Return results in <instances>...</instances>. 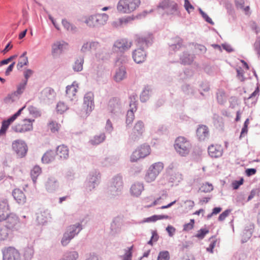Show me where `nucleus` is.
Instances as JSON below:
<instances>
[{
    "instance_id": "obj_1",
    "label": "nucleus",
    "mask_w": 260,
    "mask_h": 260,
    "mask_svg": "<svg viewBox=\"0 0 260 260\" xmlns=\"http://www.w3.org/2000/svg\"><path fill=\"white\" fill-rule=\"evenodd\" d=\"M82 229V224L79 222L68 226L61 240L62 245L66 246L71 240L80 232Z\"/></svg>"
},
{
    "instance_id": "obj_2",
    "label": "nucleus",
    "mask_w": 260,
    "mask_h": 260,
    "mask_svg": "<svg viewBox=\"0 0 260 260\" xmlns=\"http://www.w3.org/2000/svg\"><path fill=\"white\" fill-rule=\"evenodd\" d=\"M140 0H119L117 4V10L121 14H129L138 8Z\"/></svg>"
},
{
    "instance_id": "obj_3",
    "label": "nucleus",
    "mask_w": 260,
    "mask_h": 260,
    "mask_svg": "<svg viewBox=\"0 0 260 260\" xmlns=\"http://www.w3.org/2000/svg\"><path fill=\"white\" fill-rule=\"evenodd\" d=\"M123 188L122 177L119 174L114 176L111 179L108 187V193L113 197L121 194Z\"/></svg>"
},
{
    "instance_id": "obj_4",
    "label": "nucleus",
    "mask_w": 260,
    "mask_h": 260,
    "mask_svg": "<svg viewBox=\"0 0 260 260\" xmlns=\"http://www.w3.org/2000/svg\"><path fill=\"white\" fill-rule=\"evenodd\" d=\"M100 173L98 171L91 172L87 177L84 182L85 191L89 193L92 191L100 183Z\"/></svg>"
},
{
    "instance_id": "obj_5",
    "label": "nucleus",
    "mask_w": 260,
    "mask_h": 260,
    "mask_svg": "<svg viewBox=\"0 0 260 260\" xmlns=\"http://www.w3.org/2000/svg\"><path fill=\"white\" fill-rule=\"evenodd\" d=\"M109 16L106 13L91 15L86 19L84 22L90 27H99L105 25Z\"/></svg>"
},
{
    "instance_id": "obj_6",
    "label": "nucleus",
    "mask_w": 260,
    "mask_h": 260,
    "mask_svg": "<svg viewBox=\"0 0 260 260\" xmlns=\"http://www.w3.org/2000/svg\"><path fill=\"white\" fill-rule=\"evenodd\" d=\"M174 147L178 153L181 156H184L189 153L191 144L185 138L179 137L175 141Z\"/></svg>"
},
{
    "instance_id": "obj_7",
    "label": "nucleus",
    "mask_w": 260,
    "mask_h": 260,
    "mask_svg": "<svg viewBox=\"0 0 260 260\" xmlns=\"http://www.w3.org/2000/svg\"><path fill=\"white\" fill-rule=\"evenodd\" d=\"M6 220V225L9 231H20L24 226V223L19 221L18 217L14 213H11L8 215Z\"/></svg>"
},
{
    "instance_id": "obj_8",
    "label": "nucleus",
    "mask_w": 260,
    "mask_h": 260,
    "mask_svg": "<svg viewBox=\"0 0 260 260\" xmlns=\"http://www.w3.org/2000/svg\"><path fill=\"white\" fill-rule=\"evenodd\" d=\"M158 7L164 10L168 15H180L178 5L173 1L164 0L159 3Z\"/></svg>"
},
{
    "instance_id": "obj_9",
    "label": "nucleus",
    "mask_w": 260,
    "mask_h": 260,
    "mask_svg": "<svg viewBox=\"0 0 260 260\" xmlns=\"http://www.w3.org/2000/svg\"><path fill=\"white\" fill-rule=\"evenodd\" d=\"M34 119H24L21 123H16L12 126L11 129L17 133H24L33 129L32 123Z\"/></svg>"
},
{
    "instance_id": "obj_10",
    "label": "nucleus",
    "mask_w": 260,
    "mask_h": 260,
    "mask_svg": "<svg viewBox=\"0 0 260 260\" xmlns=\"http://www.w3.org/2000/svg\"><path fill=\"white\" fill-rule=\"evenodd\" d=\"M12 148L17 156L20 157L25 156L27 151V144L24 141L21 139H17L13 141Z\"/></svg>"
},
{
    "instance_id": "obj_11",
    "label": "nucleus",
    "mask_w": 260,
    "mask_h": 260,
    "mask_svg": "<svg viewBox=\"0 0 260 260\" xmlns=\"http://www.w3.org/2000/svg\"><path fill=\"white\" fill-rule=\"evenodd\" d=\"M132 42L126 39H121L116 40L112 47L114 52L123 53L128 50L132 46Z\"/></svg>"
},
{
    "instance_id": "obj_12",
    "label": "nucleus",
    "mask_w": 260,
    "mask_h": 260,
    "mask_svg": "<svg viewBox=\"0 0 260 260\" xmlns=\"http://www.w3.org/2000/svg\"><path fill=\"white\" fill-rule=\"evenodd\" d=\"M44 186L46 191L48 193H54L59 188V182L58 179L54 176H49L44 183Z\"/></svg>"
},
{
    "instance_id": "obj_13",
    "label": "nucleus",
    "mask_w": 260,
    "mask_h": 260,
    "mask_svg": "<svg viewBox=\"0 0 260 260\" xmlns=\"http://www.w3.org/2000/svg\"><path fill=\"white\" fill-rule=\"evenodd\" d=\"M3 260H21L19 251L13 247H8L3 250Z\"/></svg>"
},
{
    "instance_id": "obj_14",
    "label": "nucleus",
    "mask_w": 260,
    "mask_h": 260,
    "mask_svg": "<svg viewBox=\"0 0 260 260\" xmlns=\"http://www.w3.org/2000/svg\"><path fill=\"white\" fill-rule=\"evenodd\" d=\"M93 99H84V102L82 105V109L78 114L82 118L87 117L90 113L94 109Z\"/></svg>"
},
{
    "instance_id": "obj_15",
    "label": "nucleus",
    "mask_w": 260,
    "mask_h": 260,
    "mask_svg": "<svg viewBox=\"0 0 260 260\" xmlns=\"http://www.w3.org/2000/svg\"><path fill=\"white\" fill-rule=\"evenodd\" d=\"M136 42L138 48L145 50L152 43V35L149 34L147 36H136Z\"/></svg>"
},
{
    "instance_id": "obj_16",
    "label": "nucleus",
    "mask_w": 260,
    "mask_h": 260,
    "mask_svg": "<svg viewBox=\"0 0 260 260\" xmlns=\"http://www.w3.org/2000/svg\"><path fill=\"white\" fill-rule=\"evenodd\" d=\"M10 212L8 200L2 199L0 200V221H5Z\"/></svg>"
},
{
    "instance_id": "obj_17",
    "label": "nucleus",
    "mask_w": 260,
    "mask_h": 260,
    "mask_svg": "<svg viewBox=\"0 0 260 260\" xmlns=\"http://www.w3.org/2000/svg\"><path fill=\"white\" fill-rule=\"evenodd\" d=\"M129 103L130 109L128 110L126 115V123L127 125L131 124L134 119V112L137 110V101L136 99H131Z\"/></svg>"
},
{
    "instance_id": "obj_18",
    "label": "nucleus",
    "mask_w": 260,
    "mask_h": 260,
    "mask_svg": "<svg viewBox=\"0 0 260 260\" xmlns=\"http://www.w3.org/2000/svg\"><path fill=\"white\" fill-rule=\"evenodd\" d=\"M197 136L200 141H205L209 137L208 127L205 125H199L196 131Z\"/></svg>"
},
{
    "instance_id": "obj_19",
    "label": "nucleus",
    "mask_w": 260,
    "mask_h": 260,
    "mask_svg": "<svg viewBox=\"0 0 260 260\" xmlns=\"http://www.w3.org/2000/svg\"><path fill=\"white\" fill-rule=\"evenodd\" d=\"M146 57V53L145 50L141 48H137L133 52V58L137 63L143 62Z\"/></svg>"
},
{
    "instance_id": "obj_20",
    "label": "nucleus",
    "mask_w": 260,
    "mask_h": 260,
    "mask_svg": "<svg viewBox=\"0 0 260 260\" xmlns=\"http://www.w3.org/2000/svg\"><path fill=\"white\" fill-rule=\"evenodd\" d=\"M51 218V214L49 210H45L41 211L37 214V220L40 224H44Z\"/></svg>"
},
{
    "instance_id": "obj_21",
    "label": "nucleus",
    "mask_w": 260,
    "mask_h": 260,
    "mask_svg": "<svg viewBox=\"0 0 260 260\" xmlns=\"http://www.w3.org/2000/svg\"><path fill=\"white\" fill-rule=\"evenodd\" d=\"M144 185L141 182H135L131 186L130 188V192L131 194L134 197H138L144 190Z\"/></svg>"
},
{
    "instance_id": "obj_22",
    "label": "nucleus",
    "mask_w": 260,
    "mask_h": 260,
    "mask_svg": "<svg viewBox=\"0 0 260 260\" xmlns=\"http://www.w3.org/2000/svg\"><path fill=\"white\" fill-rule=\"evenodd\" d=\"M25 106H23L20 108L16 113L10 116L9 118L3 120L1 126L7 130L10 125L21 114L22 111L25 108Z\"/></svg>"
},
{
    "instance_id": "obj_23",
    "label": "nucleus",
    "mask_w": 260,
    "mask_h": 260,
    "mask_svg": "<svg viewBox=\"0 0 260 260\" xmlns=\"http://www.w3.org/2000/svg\"><path fill=\"white\" fill-rule=\"evenodd\" d=\"M208 153L212 157H219L222 154V150L219 146L210 145L208 147Z\"/></svg>"
},
{
    "instance_id": "obj_24",
    "label": "nucleus",
    "mask_w": 260,
    "mask_h": 260,
    "mask_svg": "<svg viewBox=\"0 0 260 260\" xmlns=\"http://www.w3.org/2000/svg\"><path fill=\"white\" fill-rule=\"evenodd\" d=\"M99 46V43L96 41L86 42L84 43L81 48V52L85 53L92 50H95Z\"/></svg>"
},
{
    "instance_id": "obj_25",
    "label": "nucleus",
    "mask_w": 260,
    "mask_h": 260,
    "mask_svg": "<svg viewBox=\"0 0 260 260\" xmlns=\"http://www.w3.org/2000/svg\"><path fill=\"white\" fill-rule=\"evenodd\" d=\"M12 196L18 204H22L25 202L26 198L21 190L18 188L14 189L12 192Z\"/></svg>"
},
{
    "instance_id": "obj_26",
    "label": "nucleus",
    "mask_w": 260,
    "mask_h": 260,
    "mask_svg": "<svg viewBox=\"0 0 260 260\" xmlns=\"http://www.w3.org/2000/svg\"><path fill=\"white\" fill-rule=\"evenodd\" d=\"M183 40L180 37H176L172 39V42L169 43L170 50L175 52L179 50L182 46Z\"/></svg>"
},
{
    "instance_id": "obj_27",
    "label": "nucleus",
    "mask_w": 260,
    "mask_h": 260,
    "mask_svg": "<svg viewBox=\"0 0 260 260\" xmlns=\"http://www.w3.org/2000/svg\"><path fill=\"white\" fill-rule=\"evenodd\" d=\"M119 160L118 155H111L105 158L102 161V165L104 167H110L118 163Z\"/></svg>"
},
{
    "instance_id": "obj_28",
    "label": "nucleus",
    "mask_w": 260,
    "mask_h": 260,
    "mask_svg": "<svg viewBox=\"0 0 260 260\" xmlns=\"http://www.w3.org/2000/svg\"><path fill=\"white\" fill-rule=\"evenodd\" d=\"M56 154L61 159H67L69 157V149L64 145H60L56 149Z\"/></svg>"
},
{
    "instance_id": "obj_29",
    "label": "nucleus",
    "mask_w": 260,
    "mask_h": 260,
    "mask_svg": "<svg viewBox=\"0 0 260 260\" xmlns=\"http://www.w3.org/2000/svg\"><path fill=\"white\" fill-rule=\"evenodd\" d=\"M181 63L184 65L190 64L193 61V56L187 52H184L180 57Z\"/></svg>"
},
{
    "instance_id": "obj_30",
    "label": "nucleus",
    "mask_w": 260,
    "mask_h": 260,
    "mask_svg": "<svg viewBox=\"0 0 260 260\" xmlns=\"http://www.w3.org/2000/svg\"><path fill=\"white\" fill-rule=\"evenodd\" d=\"M63 44L60 42H56L52 46V54L54 57L59 55L63 49Z\"/></svg>"
},
{
    "instance_id": "obj_31",
    "label": "nucleus",
    "mask_w": 260,
    "mask_h": 260,
    "mask_svg": "<svg viewBox=\"0 0 260 260\" xmlns=\"http://www.w3.org/2000/svg\"><path fill=\"white\" fill-rule=\"evenodd\" d=\"M126 70L124 67L121 66L116 71L114 76L115 80L116 82H120L126 77Z\"/></svg>"
},
{
    "instance_id": "obj_32",
    "label": "nucleus",
    "mask_w": 260,
    "mask_h": 260,
    "mask_svg": "<svg viewBox=\"0 0 260 260\" xmlns=\"http://www.w3.org/2000/svg\"><path fill=\"white\" fill-rule=\"evenodd\" d=\"M142 136V134L138 132L137 133V132L132 130L127 140L128 144L131 145H133L135 143L137 142L139 140Z\"/></svg>"
},
{
    "instance_id": "obj_33",
    "label": "nucleus",
    "mask_w": 260,
    "mask_h": 260,
    "mask_svg": "<svg viewBox=\"0 0 260 260\" xmlns=\"http://www.w3.org/2000/svg\"><path fill=\"white\" fill-rule=\"evenodd\" d=\"M106 139L105 134L103 133L94 136L89 141V143L93 145H99L105 141Z\"/></svg>"
},
{
    "instance_id": "obj_34",
    "label": "nucleus",
    "mask_w": 260,
    "mask_h": 260,
    "mask_svg": "<svg viewBox=\"0 0 260 260\" xmlns=\"http://www.w3.org/2000/svg\"><path fill=\"white\" fill-rule=\"evenodd\" d=\"M55 158V152L50 150L47 151L42 156V161L44 164H48L52 161Z\"/></svg>"
},
{
    "instance_id": "obj_35",
    "label": "nucleus",
    "mask_w": 260,
    "mask_h": 260,
    "mask_svg": "<svg viewBox=\"0 0 260 260\" xmlns=\"http://www.w3.org/2000/svg\"><path fill=\"white\" fill-rule=\"evenodd\" d=\"M142 158H144L150 153V147L149 145L144 144L137 148Z\"/></svg>"
},
{
    "instance_id": "obj_36",
    "label": "nucleus",
    "mask_w": 260,
    "mask_h": 260,
    "mask_svg": "<svg viewBox=\"0 0 260 260\" xmlns=\"http://www.w3.org/2000/svg\"><path fill=\"white\" fill-rule=\"evenodd\" d=\"M158 175L155 173V172H153L152 170L149 168L146 173L144 179L147 182L150 183L154 181Z\"/></svg>"
},
{
    "instance_id": "obj_37",
    "label": "nucleus",
    "mask_w": 260,
    "mask_h": 260,
    "mask_svg": "<svg viewBox=\"0 0 260 260\" xmlns=\"http://www.w3.org/2000/svg\"><path fill=\"white\" fill-rule=\"evenodd\" d=\"M61 23L64 28L68 31H71L72 33H75L77 32V27L75 25L69 22L67 19H63Z\"/></svg>"
},
{
    "instance_id": "obj_38",
    "label": "nucleus",
    "mask_w": 260,
    "mask_h": 260,
    "mask_svg": "<svg viewBox=\"0 0 260 260\" xmlns=\"http://www.w3.org/2000/svg\"><path fill=\"white\" fill-rule=\"evenodd\" d=\"M84 63L83 57H79L73 65V69L75 72H80L83 70V64Z\"/></svg>"
},
{
    "instance_id": "obj_39",
    "label": "nucleus",
    "mask_w": 260,
    "mask_h": 260,
    "mask_svg": "<svg viewBox=\"0 0 260 260\" xmlns=\"http://www.w3.org/2000/svg\"><path fill=\"white\" fill-rule=\"evenodd\" d=\"M120 223L117 220L114 219L111 223V233L112 235H115L120 231Z\"/></svg>"
},
{
    "instance_id": "obj_40",
    "label": "nucleus",
    "mask_w": 260,
    "mask_h": 260,
    "mask_svg": "<svg viewBox=\"0 0 260 260\" xmlns=\"http://www.w3.org/2000/svg\"><path fill=\"white\" fill-rule=\"evenodd\" d=\"M34 249L31 246H27L24 248L23 256L25 260H30L33 256Z\"/></svg>"
},
{
    "instance_id": "obj_41",
    "label": "nucleus",
    "mask_w": 260,
    "mask_h": 260,
    "mask_svg": "<svg viewBox=\"0 0 260 260\" xmlns=\"http://www.w3.org/2000/svg\"><path fill=\"white\" fill-rule=\"evenodd\" d=\"M167 197L168 193L167 191L163 190L161 193L160 196L159 198H157L155 200H154L152 204L151 205L148 206V207H152L153 206H155L161 204L163 201L166 199Z\"/></svg>"
},
{
    "instance_id": "obj_42",
    "label": "nucleus",
    "mask_w": 260,
    "mask_h": 260,
    "mask_svg": "<svg viewBox=\"0 0 260 260\" xmlns=\"http://www.w3.org/2000/svg\"><path fill=\"white\" fill-rule=\"evenodd\" d=\"M41 94L44 98H54L56 95V93L53 89L51 87H46L44 88L41 92Z\"/></svg>"
},
{
    "instance_id": "obj_43",
    "label": "nucleus",
    "mask_w": 260,
    "mask_h": 260,
    "mask_svg": "<svg viewBox=\"0 0 260 260\" xmlns=\"http://www.w3.org/2000/svg\"><path fill=\"white\" fill-rule=\"evenodd\" d=\"M164 164L162 162H157L153 164L149 168L157 175H159L164 169Z\"/></svg>"
},
{
    "instance_id": "obj_44",
    "label": "nucleus",
    "mask_w": 260,
    "mask_h": 260,
    "mask_svg": "<svg viewBox=\"0 0 260 260\" xmlns=\"http://www.w3.org/2000/svg\"><path fill=\"white\" fill-rule=\"evenodd\" d=\"M74 83L75 82H73L72 85H68L66 87V94L69 98L74 96L76 95L77 90V87H78V86L76 87Z\"/></svg>"
},
{
    "instance_id": "obj_45",
    "label": "nucleus",
    "mask_w": 260,
    "mask_h": 260,
    "mask_svg": "<svg viewBox=\"0 0 260 260\" xmlns=\"http://www.w3.org/2000/svg\"><path fill=\"white\" fill-rule=\"evenodd\" d=\"M10 231L7 227L0 225V241L7 239L9 236Z\"/></svg>"
},
{
    "instance_id": "obj_46",
    "label": "nucleus",
    "mask_w": 260,
    "mask_h": 260,
    "mask_svg": "<svg viewBox=\"0 0 260 260\" xmlns=\"http://www.w3.org/2000/svg\"><path fill=\"white\" fill-rule=\"evenodd\" d=\"M213 189V187L212 184L206 182L201 185L199 188V191L202 192H209L212 191Z\"/></svg>"
},
{
    "instance_id": "obj_47",
    "label": "nucleus",
    "mask_w": 260,
    "mask_h": 260,
    "mask_svg": "<svg viewBox=\"0 0 260 260\" xmlns=\"http://www.w3.org/2000/svg\"><path fill=\"white\" fill-rule=\"evenodd\" d=\"M26 84V81H23L22 82L20 83L17 87V90L14 93V95L17 96L20 95L23 92Z\"/></svg>"
},
{
    "instance_id": "obj_48",
    "label": "nucleus",
    "mask_w": 260,
    "mask_h": 260,
    "mask_svg": "<svg viewBox=\"0 0 260 260\" xmlns=\"http://www.w3.org/2000/svg\"><path fill=\"white\" fill-rule=\"evenodd\" d=\"M182 180V175L179 172H175L173 173L170 178L169 181L171 182H179Z\"/></svg>"
},
{
    "instance_id": "obj_49",
    "label": "nucleus",
    "mask_w": 260,
    "mask_h": 260,
    "mask_svg": "<svg viewBox=\"0 0 260 260\" xmlns=\"http://www.w3.org/2000/svg\"><path fill=\"white\" fill-rule=\"evenodd\" d=\"M133 246L128 247L125 250L124 254L122 256V260H132Z\"/></svg>"
},
{
    "instance_id": "obj_50",
    "label": "nucleus",
    "mask_w": 260,
    "mask_h": 260,
    "mask_svg": "<svg viewBox=\"0 0 260 260\" xmlns=\"http://www.w3.org/2000/svg\"><path fill=\"white\" fill-rule=\"evenodd\" d=\"M133 130L135 132H137V133L138 132L142 134L144 131L143 122L141 121H138L135 124Z\"/></svg>"
},
{
    "instance_id": "obj_51",
    "label": "nucleus",
    "mask_w": 260,
    "mask_h": 260,
    "mask_svg": "<svg viewBox=\"0 0 260 260\" xmlns=\"http://www.w3.org/2000/svg\"><path fill=\"white\" fill-rule=\"evenodd\" d=\"M199 11L200 14L202 15L203 18L208 23H210L211 25H214V23L212 21V19L205 13L200 8H199Z\"/></svg>"
},
{
    "instance_id": "obj_52",
    "label": "nucleus",
    "mask_w": 260,
    "mask_h": 260,
    "mask_svg": "<svg viewBox=\"0 0 260 260\" xmlns=\"http://www.w3.org/2000/svg\"><path fill=\"white\" fill-rule=\"evenodd\" d=\"M254 50L256 52L258 57H260V37H257L253 45Z\"/></svg>"
},
{
    "instance_id": "obj_53",
    "label": "nucleus",
    "mask_w": 260,
    "mask_h": 260,
    "mask_svg": "<svg viewBox=\"0 0 260 260\" xmlns=\"http://www.w3.org/2000/svg\"><path fill=\"white\" fill-rule=\"evenodd\" d=\"M49 128L52 133L58 132L60 125L55 121H50L48 124Z\"/></svg>"
},
{
    "instance_id": "obj_54",
    "label": "nucleus",
    "mask_w": 260,
    "mask_h": 260,
    "mask_svg": "<svg viewBox=\"0 0 260 260\" xmlns=\"http://www.w3.org/2000/svg\"><path fill=\"white\" fill-rule=\"evenodd\" d=\"M170 255L168 251H160L158 255L157 260H169Z\"/></svg>"
},
{
    "instance_id": "obj_55",
    "label": "nucleus",
    "mask_w": 260,
    "mask_h": 260,
    "mask_svg": "<svg viewBox=\"0 0 260 260\" xmlns=\"http://www.w3.org/2000/svg\"><path fill=\"white\" fill-rule=\"evenodd\" d=\"M68 109V106L63 102H59L56 106V110L58 112L61 114Z\"/></svg>"
},
{
    "instance_id": "obj_56",
    "label": "nucleus",
    "mask_w": 260,
    "mask_h": 260,
    "mask_svg": "<svg viewBox=\"0 0 260 260\" xmlns=\"http://www.w3.org/2000/svg\"><path fill=\"white\" fill-rule=\"evenodd\" d=\"M152 90L148 86L144 87L141 93L140 98H145L146 96H150L152 95Z\"/></svg>"
},
{
    "instance_id": "obj_57",
    "label": "nucleus",
    "mask_w": 260,
    "mask_h": 260,
    "mask_svg": "<svg viewBox=\"0 0 260 260\" xmlns=\"http://www.w3.org/2000/svg\"><path fill=\"white\" fill-rule=\"evenodd\" d=\"M140 158H142L137 149L132 153V155H131L130 160L131 162H136Z\"/></svg>"
},
{
    "instance_id": "obj_58",
    "label": "nucleus",
    "mask_w": 260,
    "mask_h": 260,
    "mask_svg": "<svg viewBox=\"0 0 260 260\" xmlns=\"http://www.w3.org/2000/svg\"><path fill=\"white\" fill-rule=\"evenodd\" d=\"M41 169L39 166H35L31 172V175L33 180L34 181L35 179H36L37 177L41 173Z\"/></svg>"
},
{
    "instance_id": "obj_59",
    "label": "nucleus",
    "mask_w": 260,
    "mask_h": 260,
    "mask_svg": "<svg viewBox=\"0 0 260 260\" xmlns=\"http://www.w3.org/2000/svg\"><path fill=\"white\" fill-rule=\"evenodd\" d=\"M28 109L29 113L32 115L34 117H38L41 116L40 112L36 107L33 106H30L28 107Z\"/></svg>"
},
{
    "instance_id": "obj_60",
    "label": "nucleus",
    "mask_w": 260,
    "mask_h": 260,
    "mask_svg": "<svg viewBox=\"0 0 260 260\" xmlns=\"http://www.w3.org/2000/svg\"><path fill=\"white\" fill-rule=\"evenodd\" d=\"M208 233L209 230L205 229H201L198 232L196 237L199 239H203L205 237V235Z\"/></svg>"
},
{
    "instance_id": "obj_61",
    "label": "nucleus",
    "mask_w": 260,
    "mask_h": 260,
    "mask_svg": "<svg viewBox=\"0 0 260 260\" xmlns=\"http://www.w3.org/2000/svg\"><path fill=\"white\" fill-rule=\"evenodd\" d=\"M105 130L107 133L109 134L111 133L113 130V124L110 119H108L106 121Z\"/></svg>"
},
{
    "instance_id": "obj_62",
    "label": "nucleus",
    "mask_w": 260,
    "mask_h": 260,
    "mask_svg": "<svg viewBox=\"0 0 260 260\" xmlns=\"http://www.w3.org/2000/svg\"><path fill=\"white\" fill-rule=\"evenodd\" d=\"M244 180L243 178H241L239 180H235L232 183V187L234 189H237L239 188L240 185L243 183Z\"/></svg>"
},
{
    "instance_id": "obj_63",
    "label": "nucleus",
    "mask_w": 260,
    "mask_h": 260,
    "mask_svg": "<svg viewBox=\"0 0 260 260\" xmlns=\"http://www.w3.org/2000/svg\"><path fill=\"white\" fill-rule=\"evenodd\" d=\"M194 220L193 219H190L189 223H186L183 226V231H188L193 228Z\"/></svg>"
},
{
    "instance_id": "obj_64",
    "label": "nucleus",
    "mask_w": 260,
    "mask_h": 260,
    "mask_svg": "<svg viewBox=\"0 0 260 260\" xmlns=\"http://www.w3.org/2000/svg\"><path fill=\"white\" fill-rule=\"evenodd\" d=\"M231 212V210H226L224 212H223L218 217V220L219 221L224 220L225 218L229 215Z\"/></svg>"
}]
</instances>
